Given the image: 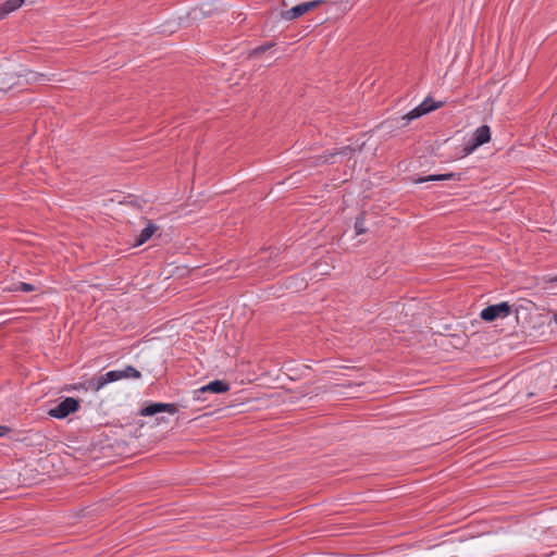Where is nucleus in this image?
<instances>
[{"instance_id": "0eeeda50", "label": "nucleus", "mask_w": 557, "mask_h": 557, "mask_svg": "<svg viewBox=\"0 0 557 557\" xmlns=\"http://www.w3.org/2000/svg\"><path fill=\"white\" fill-rule=\"evenodd\" d=\"M230 391V384L222 380H214L194 392L196 399L206 400L201 396L206 393L223 394Z\"/></svg>"}, {"instance_id": "6e6552de", "label": "nucleus", "mask_w": 557, "mask_h": 557, "mask_svg": "<svg viewBox=\"0 0 557 557\" xmlns=\"http://www.w3.org/2000/svg\"><path fill=\"white\" fill-rule=\"evenodd\" d=\"M177 411L178 409L175 404L152 403L145 406L139 413L140 416L149 417L154 416L159 412H169L171 414H174Z\"/></svg>"}, {"instance_id": "20e7f679", "label": "nucleus", "mask_w": 557, "mask_h": 557, "mask_svg": "<svg viewBox=\"0 0 557 557\" xmlns=\"http://www.w3.org/2000/svg\"><path fill=\"white\" fill-rule=\"evenodd\" d=\"M79 400L73 397H66L55 407L51 408L48 413L50 417L57 419H64L69 414L76 412L79 409Z\"/></svg>"}, {"instance_id": "423d86ee", "label": "nucleus", "mask_w": 557, "mask_h": 557, "mask_svg": "<svg viewBox=\"0 0 557 557\" xmlns=\"http://www.w3.org/2000/svg\"><path fill=\"white\" fill-rule=\"evenodd\" d=\"M322 3H323V0H313V1L304 2V3L293 7L289 10L283 11L281 13V16H282V18H284L286 21H293V20H296V18L302 16L310 10L318 8Z\"/></svg>"}, {"instance_id": "39448f33", "label": "nucleus", "mask_w": 557, "mask_h": 557, "mask_svg": "<svg viewBox=\"0 0 557 557\" xmlns=\"http://www.w3.org/2000/svg\"><path fill=\"white\" fill-rule=\"evenodd\" d=\"M491 140V129L487 125H482L475 129L471 141L463 147L465 156L470 154L478 147Z\"/></svg>"}, {"instance_id": "f03ea898", "label": "nucleus", "mask_w": 557, "mask_h": 557, "mask_svg": "<svg viewBox=\"0 0 557 557\" xmlns=\"http://www.w3.org/2000/svg\"><path fill=\"white\" fill-rule=\"evenodd\" d=\"M510 313L511 306L507 301H504L496 305H490L486 308H484L480 313V318L483 321L493 322L497 319H504L508 317Z\"/></svg>"}, {"instance_id": "4468645a", "label": "nucleus", "mask_w": 557, "mask_h": 557, "mask_svg": "<svg viewBox=\"0 0 557 557\" xmlns=\"http://www.w3.org/2000/svg\"><path fill=\"white\" fill-rule=\"evenodd\" d=\"M12 290L22 292V293H30V292L36 290V287L33 284L20 282L17 284H15V286Z\"/></svg>"}, {"instance_id": "f3484780", "label": "nucleus", "mask_w": 557, "mask_h": 557, "mask_svg": "<svg viewBox=\"0 0 557 557\" xmlns=\"http://www.w3.org/2000/svg\"><path fill=\"white\" fill-rule=\"evenodd\" d=\"M544 280L547 283H556L557 282V275H555V276L547 275V276L544 277Z\"/></svg>"}, {"instance_id": "1a4fd4ad", "label": "nucleus", "mask_w": 557, "mask_h": 557, "mask_svg": "<svg viewBox=\"0 0 557 557\" xmlns=\"http://www.w3.org/2000/svg\"><path fill=\"white\" fill-rule=\"evenodd\" d=\"M354 151L351 149V147L349 146H346V147H343L338 150H334L332 152H327V153H323V154H320V156H317V157H313L312 159H310V165L311 166H319V165H323V164H326V163H333L332 159L337 156V154H347L348 152H351Z\"/></svg>"}, {"instance_id": "2eb2a0df", "label": "nucleus", "mask_w": 557, "mask_h": 557, "mask_svg": "<svg viewBox=\"0 0 557 557\" xmlns=\"http://www.w3.org/2000/svg\"><path fill=\"white\" fill-rule=\"evenodd\" d=\"M273 45H274V44L269 42V44H265V45L259 46V47H257V48L251 52V55H259V54L263 53L264 51H267L268 49H270Z\"/></svg>"}, {"instance_id": "7ed1b4c3", "label": "nucleus", "mask_w": 557, "mask_h": 557, "mask_svg": "<svg viewBox=\"0 0 557 557\" xmlns=\"http://www.w3.org/2000/svg\"><path fill=\"white\" fill-rule=\"evenodd\" d=\"M443 104L444 103L442 101L435 102L431 97L425 98L417 108L401 116V120L405 121L404 125H407L411 120L418 119L443 107Z\"/></svg>"}, {"instance_id": "9b49d317", "label": "nucleus", "mask_w": 557, "mask_h": 557, "mask_svg": "<svg viewBox=\"0 0 557 557\" xmlns=\"http://www.w3.org/2000/svg\"><path fill=\"white\" fill-rule=\"evenodd\" d=\"M157 230L158 226L149 222L148 225L140 232L139 236L137 237L135 246H140L145 244L147 240L151 238V236L154 234Z\"/></svg>"}, {"instance_id": "9d476101", "label": "nucleus", "mask_w": 557, "mask_h": 557, "mask_svg": "<svg viewBox=\"0 0 557 557\" xmlns=\"http://www.w3.org/2000/svg\"><path fill=\"white\" fill-rule=\"evenodd\" d=\"M25 0H7L0 5V21L24 4Z\"/></svg>"}, {"instance_id": "6ab92c4d", "label": "nucleus", "mask_w": 557, "mask_h": 557, "mask_svg": "<svg viewBox=\"0 0 557 557\" xmlns=\"http://www.w3.org/2000/svg\"><path fill=\"white\" fill-rule=\"evenodd\" d=\"M283 5H286L285 0H283Z\"/></svg>"}, {"instance_id": "f8f14e48", "label": "nucleus", "mask_w": 557, "mask_h": 557, "mask_svg": "<svg viewBox=\"0 0 557 557\" xmlns=\"http://www.w3.org/2000/svg\"><path fill=\"white\" fill-rule=\"evenodd\" d=\"M455 177H456L455 173L428 175V176H421V177L414 180V183L421 184V183H425V182L447 181V180H453Z\"/></svg>"}, {"instance_id": "dca6fc26", "label": "nucleus", "mask_w": 557, "mask_h": 557, "mask_svg": "<svg viewBox=\"0 0 557 557\" xmlns=\"http://www.w3.org/2000/svg\"><path fill=\"white\" fill-rule=\"evenodd\" d=\"M10 432V428L5 425H0V436H4Z\"/></svg>"}, {"instance_id": "a211bd4d", "label": "nucleus", "mask_w": 557, "mask_h": 557, "mask_svg": "<svg viewBox=\"0 0 557 557\" xmlns=\"http://www.w3.org/2000/svg\"><path fill=\"white\" fill-rule=\"evenodd\" d=\"M554 320L557 323V313L555 314Z\"/></svg>"}, {"instance_id": "ddd939ff", "label": "nucleus", "mask_w": 557, "mask_h": 557, "mask_svg": "<svg viewBox=\"0 0 557 557\" xmlns=\"http://www.w3.org/2000/svg\"><path fill=\"white\" fill-rule=\"evenodd\" d=\"M354 227L357 235L364 234L368 231L363 212L356 218Z\"/></svg>"}, {"instance_id": "f257e3e1", "label": "nucleus", "mask_w": 557, "mask_h": 557, "mask_svg": "<svg viewBox=\"0 0 557 557\" xmlns=\"http://www.w3.org/2000/svg\"><path fill=\"white\" fill-rule=\"evenodd\" d=\"M140 377L141 373L137 369H135L133 366H127L123 370H113L104 374L91 377L86 382L85 388L98 392L109 383L116 382L122 379L137 380Z\"/></svg>"}]
</instances>
